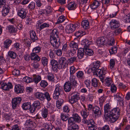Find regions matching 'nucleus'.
<instances>
[{
	"mask_svg": "<svg viewBox=\"0 0 130 130\" xmlns=\"http://www.w3.org/2000/svg\"><path fill=\"white\" fill-rule=\"evenodd\" d=\"M53 126L51 124H46L45 125V128L48 130H51L53 128Z\"/></svg>",
	"mask_w": 130,
	"mask_h": 130,
	"instance_id": "338daca9",
	"label": "nucleus"
},
{
	"mask_svg": "<svg viewBox=\"0 0 130 130\" xmlns=\"http://www.w3.org/2000/svg\"><path fill=\"white\" fill-rule=\"evenodd\" d=\"M108 43L109 45H113L115 43V40L113 37H110L108 38Z\"/></svg>",
	"mask_w": 130,
	"mask_h": 130,
	"instance_id": "603ef678",
	"label": "nucleus"
},
{
	"mask_svg": "<svg viewBox=\"0 0 130 130\" xmlns=\"http://www.w3.org/2000/svg\"><path fill=\"white\" fill-rule=\"evenodd\" d=\"M41 80V77L39 76L35 75L33 76L32 78V82H34L35 83L37 84Z\"/></svg>",
	"mask_w": 130,
	"mask_h": 130,
	"instance_id": "473e14b6",
	"label": "nucleus"
},
{
	"mask_svg": "<svg viewBox=\"0 0 130 130\" xmlns=\"http://www.w3.org/2000/svg\"><path fill=\"white\" fill-rule=\"evenodd\" d=\"M31 106V103L28 102L24 103L22 106L23 109L25 110L29 109L30 111Z\"/></svg>",
	"mask_w": 130,
	"mask_h": 130,
	"instance_id": "b1692460",
	"label": "nucleus"
},
{
	"mask_svg": "<svg viewBox=\"0 0 130 130\" xmlns=\"http://www.w3.org/2000/svg\"><path fill=\"white\" fill-rule=\"evenodd\" d=\"M58 32L56 29L53 30L52 32L50 33V38H59L58 35Z\"/></svg>",
	"mask_w": 130,
	"mask_h": 130,
	"instance_id": "c756f323",
	"label": "nucleus"
},
{
	"mask_svg": "<svg viewBox=\"0 0 130 130\" xmlns=\"http://www.w3.org/2000/svg\"><path fill=\"white\" fill-rule=\"evenodd\" d=\"M110 23L111 25V28L112 29L118 28L120 25L119 22L116 20H112Z\"/></svg>",
	"mask_w": 130,
	"mask_h": 130,
	"instance_id": "f8f14e48",
	"label": "nucleus"
},
{
	"mask_svg": "<svg viewBox=\"0 0 130 130\" xmlns=\"http://www.w3.org/2000/svg\"><path fill=\"white\" fill-rule=\"evenodd\" d=\"M45 99H46L48 101H51V98L49 93L47 92H44Z\"/></svg>",
	"mask_w": 130,
	"mask_h": 130,
	"instance_id": "6e6d98bb",
	"label": "nucleus"
},
{
	"mask_svg": "<svg viewBox=\"0 0 130 130\" xmlns=\"http://www.w3.org/2000/svg\"><path fill=\"white\" fill-rule=\"evenodd\" d=\"M111 108V105L109 103H107L104 106V110L105 113L104 116L105 117L106 119L109 118V112H110V109Z\"/></svg>",
	"mask_w": 130,
	"mask_h": 130,
	"instance_id": "1a4fd4ad",
	"label": "nucleus"
},
{
	"mask_svg": "<svg viewBox=\"0 0 130 130\" xmlns=\"http://www.w3.org/2000/svg\"><path fill=\"white\" fill-rule=\"evenodd\" d=\"M14 91L17 94L21 93L23 92L24 87L20 84H18L15 86Z\"/></svg>",
	"mask_w": 130,
	"mask_h": 130,
	"instance_id": "9b49d317",
	"label": "nucleus"
},
{
	"mask_svg": "<svg viewBox=\"0 0 130 130\" xmlns=\"http://www.w3.org/2000/svg\"><path fill=\"white\" fill-rule=\"evenodd\" d=\"M68 123L70 125H72L74 124V121L72 117H70L68 119Z\"/></svg>",
	"mask_w": 130,
	"mask_h": 130,
	"instance_id": "052dcab7",
	"label": "nucleus"
},
{
	"mask_svg": "<svg viewBox=\"0 0 130 130\" xmlns=\"http://www.w3.org/2000/svg\"><path fill=\"white\" fill-rule=\"evenodd\" d=\"M63 100L61 99H59L56 101V105L57 107H59L63 104Z\"/></svg>",
	"mask_w": 130,
	"mask_h": 130,
	"instance_id": "a18cd8bd",
	"label": "nucleus"
},
{
	"mask_svg": "<svg viewBox=\"0 0 130 130\" xmlns=\"http://www.w3.org/2000/svg\"><path fill=\"white\" fill-rule=\"evenodd\" d=\"M84 49L85 52L86 54L89 56H92L93 54V51L91 49H89V47Z\"/></svg>",
	"mask_w": 130,
	"mask_h": 130,
	"instance_id": "c9c22d12",
	"label": "nucleus"
},
{
	"mask_svg": "<svg viewBox=\"0 0 130 130\" xmlns=\"http://www.w3.org/2000/svg\"><path fill=\"white\" fill-rule=\"evenodd\" d=\"M73 87L68 82H66L64 85V91L67 92H69Z\"/></svg>",
	"mask_w": 130,
	"mask_h": 130,
	"instance_id": "6ab92c4d",
	"label": "nucleus"
},
{
	"mask_svg": "<svg viewBox=\"0 0 130 130\" xmlns=\"http://www.w3.org/2000/svg\"><path fill=\"white\" fill-rule=\"evenodd\" d=\"M81 25L83 28L85 29H87L89 26V23L88 21L84 20L82 22Z\"/></svg>",
	"mask_w": 130,
	"mask_h": 130,
	"instance_id": "f704fd0d",
	"label": "nucleus"
},
{
	"mask_svg": "<svg viewBox=\"0 0 130 130\" xmlns=\"http://www.w3.org/2000/svg\"><path fill=\"white\" fill-rule=\"evenodd\" d=\"M107 38L104 37H102L98 38L96 41V43L98 45L100 46L103 45L107 43Z\"/></svg>",
	"mask_w": 130,
	"mask_h": 130,
	"instance_id": "9d476101",
	"label": "nucleus"
},
{
	"mask_svg": "<svg viewBox=\"0 0 130 130\" xmlns=\"http://www.w3.org/2000/svg\"><path fill=\"white\" fill-rule=\"evenodd\" d=\"M65 17L63 15H61L59 17L57 20V23H60L63 22L66 20Z\"/></svg>",
	"mask_w": 130,
	"mask_h": 130,
	"instance_id": "c03bdc74",
	"label": "nucleus"
},
{
	"mask_svg": "<svg viewBox=\"0 0 130 130\" xmlns=\"http://www.w3.org/2000/svg\"><path fill=\"white\" fill-rule=\"evenodd\" d=\"M75 77L74 76L71 75L70 77L69 80L68 81L72 86L74 87L76 86L77 83L75 79Z\"/></svg>",
	"mask_w": 130,
	"mask_h": 130,
	"instance_id": "2eb2a0df",
	"label": "nucleus"
},
{
	"mask_svg": "<svg viewBox=\"0 0 130 130\" xmlns=\"http://www.w3.org/2000/svg\"><path fill=\"white\" fill-rule=\"evenodd\" d=\"M31 58L32 60L39 61L40 60V58L36 53H32L30 55Z\"/></svg>",
	"mask_w": 130,
	"mask_h": 130,
	"instance_id": "a878e982",
	"label": "nucleus"
},
{
	"mask_svg": "<svg viewBox=\"0 0 130 130\" xmlns=\"http://www.w3.org/2000/svg\"><path fill=\"white\" fill-rule=\"evenodd\" d=\"M105 81L106 85L108 86H110L112 83L111 79L109 78H107L105 79Z\"/></svg>",
	"mask_w": 130,
	"mask_h": 130,
	"instance_id": "5fc2aeb1",
	"label": "nucleus"
},
{
	"mask_svg": "<svg viewBox=\"0 0 130 130\" xmlns=\"http://www.w3.org/2000/svg\"><path fill=\"white\" fill-rule=\"evenodd\" d=\"M41 50V47L38 46L34 48L32 50V53H39Z\"/></svg>",
	"mask_w": 130,
	"mask_h": 130,
	"instance_id": "3c124183",
	"label": "nucleus"
},
{
	"mask_svg": "<svg viewBox=\"0 0 130 130\" xmlns=\"http://www.w3.org/2000/svg\"><path fill=\"white\" fill-rule=\"evenodd\" d=\"M99 80L95 78H93L92 80L91 84L92 86L96 87L98 86Z\"/></svg>",
	"mask_w": 130,
	"mask_h": 130,
	"instance_id": "a19ab883",
	"label": "nucleus"
},
{
	"mask_svg": "<svg viewBox=\"0 0 130 130\" xmlns=\"http://www.w3.org/2000/svg\"><path fill=\"white\" fill-rule=\"evenodd\" d=\"M93 111L94 114L100 116L101 114V111L100 109L97 106L93 107Z\"/></svg>",
	"mask_w": 130,
	"mask_h": 130,
	"instance_id": "a211bd4d",
	"label": "nucleus"
},
{
	"mask_svg": "<svg viewBox=\"0 0 130 130\" xmlns=\"http://www.w3.org/2000/svg\"><path fill=\"white\" fill-rule=\"evenodd\" d=\"M79 126L77 124H74L71 125L69 129L68 130H78Z\"/></svg>",
	"mask_w": 130,
	"mask_h": 130,
	"instance_id": "09e8293b",
	"label": "nucleus"
},
{
	"mask_svg": "<svg viewBox=\"0 0 130 130\" xmlns=\"http://www.w3.org/2000/svg\"><path fill=\"white\" fill-rule=\"evenodd\" d=\"M84 109L82 110L81 111V114L83 117L84 119H86L89 115V113L87 112V111L86 110L85 106V105H83Z\"/></svg>",
	"mask_w": 130,
	"mask_h": 130,
	"instance_id": "cd10ccee",
	"label": "nucleus"
},
{
	"mask_svg": "<svg viewBox=\"0 0 130 130\" xmlns=\"http://www.w3.org/2000/svg\"><path fill=\"white\" fill-rule=\"evenodd\" d=\"M35 96L36 98L39 99L41 101H43L45 100L44 93L36 92L35 93Z\"/></svg>",
	"mask_w": 130,
	"mask_h": 130,
	"instance_id": "dca6fc26",
	"label": "nucleus"
},
{
	"mask_svg": "<svg viewBox=\"0 0 130 130\" xmlns=\"http://www.w3.org/2000/svg\"><path fill=\"white\" fill-rule=\"evenodd\" d=\"M6 0H0V8H3L6 5Z\"/></svg>",
	"mask_w": 130,
	"mask_h": 130,
	"instance_id": "69168bd1",
	"label": "nucleus"
},
{
	"mask_svg": "<svg viewBox=\"0 0 130 130\" xmlns=\"http://www.w3.org/2000/svg\"><path fill=\"white\" fill-rule=\"evenodd\" d=\"M124 20L126 23L130 22V13L124 17Z\"/></svg>",
	"mask_w": 130,
	"mask_h": 130,
	"instance_id": "4d7b16f0",
	"label": "nucleus"
},
{
	"mask_svg": "<svg viewBox=\"0 0 130 130\" xmlns=\"http://www.w3.org/2000/svg\"><path fill=\"white\" fill-rule=\"evenodd\" d=\"M48 115V110L46 108H43L42 110V116L44 118H46Z\"/></svg>",
	"mask_w": 130,
	"mask_h": 130,
	"instance_id": "ea45409f",
	"label": "nucleus"
},
{
	"mask_svg": "<svg viewBox=\"0 0 130 130\" xmlns=\"http://www.w3.org/2000/svg\"><path fill=\"white\" fill-rule=\"evenodd\" d=\"M31 58L32 60L39 61L40 60V58L36 53H32L30 55Z\"/></svg>",
	"mask_w": 130,
	"mask_h": 130,
	"instance_id": "bb28decb",
	"label": "nucleus"
},
{
	"mask_svg": "<svg viewBox=\"0 0 130 130\" xmlns=\"http://www.w3.org/2000/svg\"><path fill=\"white\" fill-rule=\"evenodd\" d=\"M13 86L12 84L10 83H9L7 84L3 83L1 85V88L4 90H8L9 89L12 88Z\"/></svg>",
	"mask_w": 130,
	"mask_h": 130,
	"instance_id": "4468645a",
	"label": "nucleus"
},
{
	"mask_svg": "<svg viewBox=\"0 0 130 130\" xmlns=\"http://www.w3.org/2000/svg\"><path fill=\"white\" fill-rule=\"evenodd\" d=\"M76 76L80 79H84L85 77L84 73L81 71H79L77 73Z\"/></svg>",
	"mask_w": 130,
	"mask_h": 130,
	"instance_id": "e433bc0d",
	"label": "nucleus"
},
{
	"mask_svg": "<svg viewBox=\"0 0 130 130\" xmlns=\"http://www.w3.org/2000/svg\"><path fill=\"white\" fill-rule=\"evenodd\" d=\"M40 85L42 87L44 88L47 86L48 84L44 80H42L41 82Z\"/></svg>",
	"mask_w": 130,
	"mask_h": 130,
	"instance_id": "774afa93",
	"label": "nucleus"
},
{
	"mask_svg": "<svg viewBox=\"0 0 130 130\" xmlns=\"http://www.w3.org/2000/svg\"><path fill=\"white\" fill-rule=\"evenodd\" d=\"M72 116L75 122L79 123L81 121V118L77 114H73Z\"/></svg>",
	"mask_w": 130,
	"mask_h": 130,
	"instance_id": "2f4dec72",
	"label": "nucleus"
},
{
	"mask_svg": "<svg viewBox=\"0 0 130 130\" xmlns=\"http://www.w3.org/2000/svg\"><path fill=\"white\" fill-rule=\"evenodd\" d=\"M50 42L55 48H57L60 44L59 38H50Z\"/></svg>",
	"mask_w": 130,
	"mask_h": 130,
	"instance_id": "0eeeda50",
	"label": "nucleus"
},
{
	"mask_svg": "<svg viewBox=\"0 0 130 130\" xmlns=\"http://www.w3.org/2000/svg\"><path fill=\"white\" fill-rule=\"evenodd\" d=\"M41 61L43 64L47 65L48 63V60L46 57H43L41 58Z\"/></svg>",
	"mask_w": 130,
	"mask_h": 130,
	"instance_id": "864d4df0",
	"label": "nucleus"
},
{
	"mask_svg": "<svg viewBox=\"0 0 130 130\" xmlns=\"http://www.w3.org/2000/svg\"><path fill=\"white\" fill-rule=\"evenodd\" d=\"M100 2L97 0H94L90 5V7L93 9L97 8L100 5Z\"/></svg>",
	"mask_w": 130,
	"mask_h": 130,
	"instance_id": "c85d7f7f",
	"label": "nucleus"
},
{
	"mask_svg": "<svg viewBox=\"0 0 130 130\" xmlns=\"http://www.w3.org/2000/svg\"><path fill=\"white\" fill-rule=\"evenodd\" d=\"M79 95V93L77 92L72 93L69 98V102L72 104L77 102L80 98Z\"/></svg>",
	"mask_w": 130,
	"mask_h": 130,
	"instance_id": "f03ea898",
	"label": "nucleus"
},
{
	"mask_svg": "<svg viewBox=\"0 0 130 130\" xmlns=\"http://www.w3.org/2000/svg\"><path fill=\"white\" fill-rule=\"evenodd\" d=\"M41 103L39 101L37 100L34 102L30 107V112L31 113L34 112L36 109H39L41 107Z\"/></svg>",
	"mask_w": 130,
	"mask_h": 130,
	"instance_id": "39448f33",
	"label": "nucleus"
},
{
	"mask_svg": "<svg viewBox=\"0 0 130 130\" xmlns=\"http://www.w3.org/2000/svg\"><path fill=\"white\" fill-rule=\"evenodd\" d=\"M30 37L32 41L34 42L36 40H37L38 38L34 31L33 30L30 31Z\"/></svg>",
	"mask_w": 130,
	"mask_h": 130,
	"instance_id": "4be33fe9",
	"label": "nucleus"
},
{
	"mask_svg": "<svg viewBox=\"0 0 130 130\" xmlns=\"http://www.w3.org/2000/svg\"><path fill=\"white\" fill-rule=\"evenodd\" d=\"M70 47L74 50H77L78 48V46L77 43L74 41L71 42L69 43Z\"/></svg>",
	"mask_w": 130,
	"mask_h": 130,
	"instance_id": "7c9ffc66",
	"label": "nucleus"
},
{
	"mask_svg": "<svg viewBox=\"0 0 130 130\" xmlns=\"http://www.w3.org/2000/svg\"><path fill=\"white\" fill-rule=\"evenodd\" d=\"M7 28L9 32L11 33L15 32L16 30H15V28L12 25L9 26L7 27Z\"/></svg>",
	"mask_w": 130,
	"mask_h": 130,
	"instance_id": "8fccbe9b",
	"label": "nucleus"
},
{
	"mask_svg": "<svg viewBox=\"0 0 130 130\" xmlns=\"http://www.w3.org/2000/svg\"><path fill=\"white\" fill-rule=\"evenodd\" d=\"M60 66H52V70L53 71H57L58 69L62 68V66L64 68V66H61V67Z\"/></svg>",
	"mask_w": 130,
	"mask_h": 130,
	"instance_id": "e2e57ef3",
	"label": "nucleus"
},
{
	"mask_svg": "<svg viewBox=\"0 0 130 130\" xmlns=\"http://www.w3.org/2000/svg\"><path fill=\"white\" fill-rule=\"evenodd\" d=\"M85 51L84 49L83 48H79L78 50L77 57L79 59L82 58L84 55Z\"/></svg>",
	"mask_w": 130,
	"mask_h": 130,
	"instance_id": "5701e85b",
	"label": "nucleus"
},
{
	"mask_svg": "<svg viewBox=\"0 0 130 130\" xmlns=\"http://www.w3.org/2000/svg\"><path fill=\"white\" fill-rule=\"evenodd\" d=\"M96 66H93L92 67L90 68V69L92 71H93L94 73V74L97 76H99L101 74L105 73L102 69L98 68V67L97 68Z\"/></svg>",
	"mask_w": 130,
	"mask_h": 130,
	"instance_id": "423d86ee",
	"label": "nucleus"
},
{
	"mask_svg": "<svg viewBox=\"0 0 130 130\" xmlns=\"http://www.w3.org/2000/svg\"><path fill=\"white\" fill-rule=\"evenodd\" d=\"M76 59V58L75 57H71L67 60V63H66L67 65L72 64Z\"/></svg>",
	"mask_w": 130,
	"mask_h": 130,
	"instance_id": "37998d69",
	"label": "nucleus"
},
{
	"mask_svg": "<svg viewBox=\"0 0 130 130\" xmlns=\"http://www.w3.org/2000/svg\"><path fill=\"white\" fill-rule=\"evenodd\" d=\"M35 6V3L33 2H31L28 6V8L30 10H34Z\"/></svg>",
	"mask_w": 130,
	"mask_h": 130,
	"instance_id": "13d9d810",
	"label": "nucleus"
},
{
	"mask_svg": "<svg viewBox=\"0 0 130 130\" xmlns=\"http://www.w3.org/2000/svg\"><path fill=\"white\" fill-rule=\"evenodd\" d=\"M77 24H75L74 25L72 24H70L66 25L65 31L67 33H71L73 32L75 29L76 27H77Z\"/></svg>",
	"mask_w": 130,
	"mask_h": 130,
	"instance_id": "20e7f679",
	"label": "nucleus"
},
{
	"mask_svg": "<svg viewBox=\"0 0 130 130\" xmlns=\"http://www.w3.org/2000/svg\"><path fill=\"white\" fill-rule=\"evenodd\" d=\"M18 14L21 18L24 19L26 16V12L25 9L22 8L18 11Z\"/></svg>",
	"mask_w": 130,
	"mask_h": 130,
	"instance_id": "ddd939ff",
	"label": "nucleus"
},
{
	"mask_svg": "<svg viewBox=\"0 0 130 130\" xmlns=\"http://www.w3.org/2000/svg\"><path fill=\"white\" fill-rule=\"evenodd\" d=\"M65 58L61 57L59 60L58 64H60L61 65H66L67 64V62Z\"/></svg>",
	"mask_w": 130,
	"mask_h": 130,
	"instance_id": "72a5a7b5",
	"label": "nucleus"
},
{
	"mask_svg": "<svg viewBox=\"0 0 130 130\" xmlns=\"http://www.w3.org/2000/svg\"><path fill=\"white\" fill-rule=\"evenodd\" d=\"M50 25L46 23H44L41 25L39 27V30H41L44 28L48 27H49Z\"/></svg>",
	"mask_w": 130,
	"mask_h": 130,
	"instance_id": "680f3d73",
	"label": "nucleus"
},
{
	"mask_svg": "<svg viewBox=\"0 0 130 130\" xmlns=\"http://www.w3.org/2000/svg\"><path fill=\"white\" fill-rule=\"evenodd\" d=\"M120 110L118 107L113 108L109 112V121L112 123H114L118 120L119 117Z\"/></svg>",
	"mask_w": 130,
	"mask_h": 130,
	"instance_id": "f257e3e1",
	"label": "nucleus"
},
{
	"mask_svg": "<svg viewBox=\"0 0 130 130\" xmlns=\"http://www.w3.org/2000/svg\"><path fill=\"white\" fill-rule=\"evenodd\" d=\"M122 31V30L121 28H119L116 29L113 31V34L114 36H116L118 35Z\"/></svg>",
	"mask_w": 130,
	"mask_h": 130,
	"instance_id": "bf43d9fd",
	"label": "nucleus"
},
{
	"mask_svg": "<svg viewBox=\"0 0 130 130\" xmlns=\"http://www.w3.org/2000/svg\"><path fill=\"white\" fill-rule=\"evenodd\" d=\"M22 100V98L19 97H17L12 99V107L13 109H15Z\"/></svg>",
	"mask_w": 130,
	"mask_h": 130,
	"instance_id": "6e6552de",
	"label": "nucleus"
},
{
	"mask_svg": "<svg viewBox=\"0 0 130 130\" xmlns=\"http://www.w3.org/2000/svg\"><path fill=\"white\" fill-rule=\"evenodd\" d=\"M8 55L9 57L12 59H15L17 57V54L13 51H9L8 53Z\"/></svg>",
	"mask_w": 130,
	"mask_h": 130,
	"instance_id": "58836bf2",
	"label": "nucleus"
},
{
	"mask_svg": "<svg viewBox=\"0 0 130 130\" xmlns=\"http://www.w3.org/2000/svg\"><path fill=\"white\" fill-rule=\"evenodd\" d=\"M76 4L74 2H70L67 5L68 9L70 10H74L76 8Z\"/></svg>",
	"mask_w": 130,
	"mask_h": 130,
	"instance_id": "aec40b11",
	"label": "nucleus"
},
{
	"mask_svg": "<svg viewBox=\"0 0 130 130\" xmlns=\"http://www.w3.org/2000/svg\"><path fill=\"white\" fill-rule=\"evenodd\" d=\"M68 114H65L63 113H61L60 117L62 120L63 121H66L67 120L69 117Z\"/></svg>",
	"mask_w": 130,
	"mask_h": 130,
	"instance_id": "4c0bfd02",
	"label": "nucleus"
},
{
	"mask_svg": "<svg viewBox=\"0 0 130 130\" xmlns=\"http://www.w3.org/2000/svg\"><path fill=\"white\" fill-rule=\"evenodd\" d=\"M12 41L10 40H5L4 42V47L6 48H8L10 46Z\"/></svg>",
	"mask_w": 130,
	"mask_h": 130,
	"instance_id": "49530a36",
	"label": "nucleus"
},
{
	"mask_svg": "<svg viewBox=\"0 0 130 130\" xmlns=\"http://www.w3.org/2000/svg\"><path fill=\"white\" fill-rule=\"evenodd\" d=\"M23 80L27 83L32 82V78L26 76L23 78Z\"/></svg>",
	"mask_w": 130,
	"mask_h": 130,
	"instance_id": "79ce46f5",
	"label": "nucleus"
},
{
	"mask_svg": "<svg viewBox=\"0 0 130 130\" xmlns=\"http://www.w3.org/2000/svg\"><path fill=\"white\" fill-rule=\"evenodd\" d=\"M31 58L32 60L39 61L40 60V58L36 53H32L30 55Z\"/></svg>",
	"mask_w": 130,
	"mask_h": 130,
	"instance_id": "393cba45",
	"label": "nucleus"
},
{
	"mask_svg": "<svg viewBox=\"0 0 130 130\" xmlns=\"http://www.w3.org/2000/svg\"><path fill=\"white\" fill-rule=\"evenodd\" d=\"M63 89L61 87L56 85L53 94V98L55 100L58 99L59 95L61 93L63 92Z\"/></svg>",
	"mask_w": 130,
	"mask_h": 130,
	"instance_id": "7ed1b4c3",
	"label": "nucleus"
},
{
	"mask_svg": "<svg viewBox=\"0 0 130 130\" xmlns=\"http://www.w3.org/2000/svg\"><path fill=\"white\" fill-rule=\"evenodd\" d=\"M117 48L116 46H113L111 49L109 50V53L110 54H112L116 53L117 51Z\"/></svg>",
	"mask_w": 130,
	"mask_h": 130,
	"instance_id": "de8ad7c7",
	"label": "nucleus"
},
{
	"mask_svg": "<svg viewBox=\"0 0 130 130\" xmlns=\"http://www.w3.org/2000/svg\"><path fill=\"white\" fill-rule=\"evenodd\" d=\"M77 69H76L73 66L71 67L70 70V73L71 75H72L74 74L76 71Z\"/></svg>",
	"mask_w": 130,
	"mask_h": 130,
	"instance_id": "0e129e2a",
	"label": "nucleus"
},
{
	"mask_svg": "<svg viewBox=\"0 0 130 130\" xmlns=\"http://www.w3.org/2000/svg\"><path fill=\"white\" fill-rule=\"evenodd\" d=\"M9 7L7 5H6L3 8L2 11L3 15L5 16L9 13Z\"/></svg>",
	"mask_w": 130,
	"mask_h": 130,
	"instance_id": "f3484780",
	"label": "nucleus"
},
{
	"mask_svg": "<svg viewBox=\"0 0 130 130\" xmlns=\"http://www.w3.org/2000/svg\"><path fill=\"white\" fill-rule=\"evenodd\" d=\"M91 43V42L87 39H85L82 41V44L84 45V48H88L89 46Z\"/></svg>",
	"mask_w": 130,
	"mask_h": 130,
	"instance_id": "412c9836",
	"label": "nucleus"
}]
</instances>
